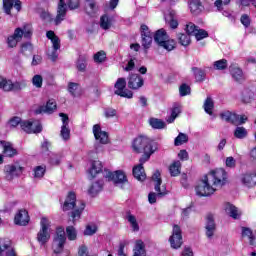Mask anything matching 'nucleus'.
I'll return each mask as SVG.
<instances>
[{"instance_id": "obj_1", "label": "nucleus", "mask_w": 256, "mask_h": 256, "mask_svg": "<svg viewBox=\"0 0 256 256\" xmlns=\"http://www.w3.org/2000/svg\"><path fill=\"white\" fill-rule=\"evenodd\" d=\"M227 171L223 168L212 170L208 176L205 175L195 187V192L198 197H211L215 191L214 187H223L228 183ZM212 183V185H211Z\"/></svg>"}, {"instance_id": "obj_2", "label": "nucleus", "mask_w": 256, "mask_h": 256, "mask_svg": "<svg viewBox=\"0 0 256 256\" xmlns=\"http://www.w3.org/2000/svg\"><path fill=\"white\" fill-rule=\"evenodd\" d=\"M59 202L63 213H67L69 220L72 221L73 225H75L77 221L81 219L83 211H85V202H81L80 206L77 207V194L75 191H69L65 197V200H59Z\"/></svg>"}, {"instance_id": "obj_3", "label": "nucleus", "mask_w": 256, "mask_h": 256, "mask_svg": "<svg viewBox=\"0 0 256 256\" xmlns=\"http://www.w3.org/2000/svg\"><path fill=\"white\" fill-rule=\"evenodd\" d=\"M152 181H155L154 189L156 193L150 192L148 194V201L150 205H154V203H157V197L161 199L165 197V195H168L169 193L167 191V187H165V185H162L163 180L161 179V172H159V170H156L152 175Z\"/></svg>"}, {"instance_id": "obj_4", "label": "nucleus", "mask_w": 256, "mask_h": 256, "mask_svg": "<svg viewBox=\"0 0 256 256\" xmlns=\"http://www.w3.org/2000/svg\"><path fill=\"white\" fill-rule=\"evenodd\" d=\"M158 144L153 139L140 135L132 141V151L134 153H143L145 151H157Z\"/></svg>"}, {"instance_id": "obj_5", "label": "nucleus", "mask_w": 256, "mask_h": 256, "mask_svg": "<svg viewBox=\"0 0 256 256\" xmlns=\"http://www.w3.org/2000/svg\"><path fill=\"white\" fill-rule=\"evenodd\" d=\"M154 41L158 47L165 49V51H173L177 48V41L175 39H169V35L165 29L161 28L154 34Z\"/></svg>"}, {"instance_id": "obj_6", "label": "nucleus", "mask_w": 256, "mask_h": 256, "mask_svg": "<svg viewBox=\"0 0 256 256\" xmlns=\"http://www.w3.org/2000/svg\"><path fill=\"white\" fill-rule=\"evenodd\" d=\"M51 221L47 217H42L40 221V230L37 233V241L40 245H47L51 239Z\"/></svg>"}, {"instance_id": "obj_7", "label": "nucleus", "mask_w": 256, "mask_h": 256, "mask_svg": "<svg viewBox=\"0 0 256 256\" xmlns=\"http://www.w3.org/2000/svg\"><path fill=\"white\" fill-rule=\"evenodd\" d=\"M25 171V167L19 165V162H15L14 164H8L4 166V179L6 181H13L14 179H19L23 172Z\"/></svg>"}, {"instance_id": "obj_8", "label": "nucleus", "mask_w": 256, "mask_h": 256, "mask_svg": "<svg viewBox=\"0 0 256 256\" xmlns=\"http://www.w3.org/2000/svg\"><path fill=\"white\" fill-rule=\"evenodd\" d=\"M115 95L119 97H124L125 99H133V92L127 89V80L125 78H118L114 84Z\"/></svg>"}, {"instance_id": "obj_9", "label": "nucleus", "mask_w": 256, "mask_h": 256, "mask_svg": "<svg viewBox=\"0 0 256 256\" xmlns=\"http://www.w3.org/2000/svg\"><path fill=\"white\" fill-rule=\"evenodd\" d=\"M169 243L172 249H181L183 245V232L181 231V226L174 224L172 235L169 238Z\"/></svg>"}, {"instance_id": "obj_10", "label": "nucleus", "mask_w": 256, "mask_h": 256, "mask_svg": "<svg viewBox=\"0 0 256 256\" xmlns=\"http://www.w3.org/2000/svg\"><path fill=\"white\" fill-rule=\"evenodd\" d=\"M22 131L27 133L28 135L41 133L43 131V125L39 121L31 122L29 120H22L20 124Z\"/></svg>"}, {"instance_id": "obj_11", "label": "nucleus", "mask_w": 256, "mask_h": 256, "mask_svg": "<svg viewBox=\"0 0 256 256\" xmlns=\"http://www.w3.org/2000/svg\"><path fill=\"white\" fill-rule=\"evenodd\" d=\"M108 181H113L114 185H127L129 180L123 170H117L115 172L108 171L105 175Z\"/></svg>"}, {"instance_id": "obj_12", "label": "nucleus", "mask_w": 256, "mask_h": 256, "mask_svg": "<svg viewBox=\"0 0 256 256\" xmlns=\"http://www.w3.org/2000/svg\"><path fill=\"white\" fill-rule=\"evenodd\" d=\"M0 256H19L13 248V241L9 238H0Z\"/></svg>"}, {"instance_id": "obj_13", "label": "nucleus", "mask_w": 256, "mask_h": 256, "mask_svg": "<svg viewBox=\"0 0 256 256\" xmlns=\"http://www.w3.org/2000/svg\"><path fill=\"white\" fill-rule=\"evenodd\" d=\"M54 243H56L54 247V253L56 255L63 253V249H65V243H67V237L65 236V230H63V228L57 229V236L54 239Z\"/></svg>"}, {"instance_id": "obj_14", "label": "nucleus", "mask_w": 256, "mask_h": 256, "mask_svg": "<svg viewBox=\"0 0 256 256\" xmlns=\"http://www.w3.org/2000/svg\"><path fill=\"white\" fill-rule=\"evenodd\" d=\"M29 221H31L29 211L26 209H20L16 212L14 216L15 225H18L19 227H27V225H29Z\"/></svg>"}, {"instance_id": "obj_15", "label": "nucleus", "mask_w": 256, "mask_h": 256, "mask_svg": "<svg viewBox=\"0 0 256 256\" xmlns=\"http://www.w3.org/2000/svg\"><path fill=\"white\" fill-rule=\"evenodd\" d=\"M0 145L2 146V155L8 159H13V157H17L19 155V151L13 146V143L5 140L0 141Z\"/></svg>"}, {"instance_id": "obj_16", "label": "nucleus", "mask_w": 256, "mask_h": 256, "mask_svg": "<svg viewBox=\"0 0 256 256\" xmlns=\"http://www.w3.org/2000/svg\"><path fill=\"white\" fill-rule=\"evenodd\" d=\"M141 37H142V47L144 49H149L151 43H153V33L149 30V26L142 24L140 26Z\"/></svg>"}, {"instance_id": "obj_17", "label": "nucleus", "mask_w": 256, "mask_h": 256, "mask_svg": "<svg viewBox=\"0 0 256 256\" xmlns=\"http://www.w3.org/2000/svg\"><path fill=\"white\" fill-rule=\"evenodd\" d=\"M93 135L100 145H109V133L101 130L100 124L93 126Z\"/></svg>"}, {"instance_id": "obj_18", "label": "nucleus", "mask_w": 256, "mask_h": 256, "mask_svg": "<svg viewBox=\"0 0 256 256\" xmlns=\"http://www.w3.org/2000/svg\"><path fill=\"white\" fill-rule=\"evenodd\" d=\"M145 85V80L143 76L139 74H130L128 78V88L133 91H137V89H141Z\"/></svg>"}, {"instance_id": "obj_19", "label": "nucleus", "mask_w": 256, "mask_h": 256, "mask_svg": "<svg viewBox=\"0 0 256 256\" xmlns=\"http://www.w3.org/2000/svg\"><path fill=\"white\" fill-rule=\"evenodd\" d=\"M57 110V102L55 100H48L46 105L39 106L35 111V115H41L43 113H48V115H51L55 113Z\"/></svg>"}, {"instance_id": "obj_20", "label": "nucleus", "mask_w": 256, "mask_h": 256, "mask_svg": "<svg viewBox=\"0 0 256 256\" xmlns=\"http://www.w3.org/2000/svg\"><path fill=\"white\" fill-rule=\"evenodd\" d=\"M206 237L208 239H212L213 235H215V231H217V224H215V218L213 214H207L206 216Z\"/></svg>"}, {"instance_id": "obj_21", "label": "nucleus", "mask_w": 256, "mask_h": 256, "mask_svg": "<svg viewBox=\"0 0 256 256\" xmlns=\"http://www.w3.org/2000/svg\"><path fill=\"white\" fill-rule=\"evenodd\" d=\"M23 39V28H16L14 30L13 35L8 36L7 38V45L10 49H13V47H17V43Z\"/></svg>"}, {"instance_id": "obj_22", "label": "nucleus", "mask_w": 256, "mask_h": 256, "mask_svg": "<svg viewBox=\"0 0 256 256\" xmlns=\"http://www.w3.org/2000/svg\"><path fill=\"white\" fill-rule=\"evenodd\" d=\"M0 89H3V91H21V84H19V82L13 83L11 80L0 78Z\"/></svg>"}, {"instance_id": "obj_23", "label": "nucleus", "mask_w": 256, "mask_h": 256, "mask_svg": "<svg viewBox=\"0 0 256 256\" xmlns=\"http://www.w3.org/2000/svg\"><path fill=\"white\" fill-rule=\"evenodd\" d=\"M219 117L222 121H226V123H231V125H237V123H239V115L229 110L221 112L219 114Z\"/></svg>"}, {"instance_id": "obj_24", "label": "nucleus", "mask_w": 256, "mask_h": 256, "mask_svg": "<svg viewBox=\"0 0 256 256\" xmlns=\"http://www.w3.org/2000/svg\"><path fill=\"white\" fill-rule=\"evenodd\" d=\"M99 173H103V162L99 160H94L91 163V168L89 170L90 177L95 179Z\"/></svg>"}, {"instance_id": "obj_25", "label": "nucleus", "mask_w": 256, "mask_h": 256, "mask_svg": "<svg viewBox=\"0 0 256 256\" xmlns=\"http://www.w3.org/2000/svg\"><path fill=\"white\" fill-rule=\"evenodd\" d=\"M189 9L192 15H201L205 7L203 6V3H201V0H190Z\"/></svg>"}, {"instance_id": "obj_26", "label": "nucleus", "mask_w": 256, "mask_h": 256, "mask_svg": "<svg viewBox=\"0 0 256 256\" xmlns=\"http://www.w3.org/2000/svg\"><path fill=\"white\" fill-rule=\"evenodd\" d=\"M132 175L137 181H145L147 179V174L145 173V167L141 165H136L132 169Z\"/></svg>"}, {"instance_id": "obj_27", "label": "nucleus", "mask_w": 256, "mask_h": 256, "mask_svg": "<svg viewBox=\"0 0 256 256\" xmlns=\"http://www.w3.org/2000/svg\"><path fill=\"white\" fill-rule=\"evenodd\" d=\"M101 191H103V180H98L90 185L88 189V194L91 197H97V195H99Z\"/></svg>"}, {"instance_id": "obj_28", "label": "nucleus", "mask_w": 256, "mask_h": 256, "mask_svg": "<svg viewBox=\"0 0 256 256\" xmlns=\"http://www.w3.org/2000/svg\"><path fill=\"white\" fill-rule=\"evenodd\" d=\"M133 256H147V250H145V242L143 240L136 241Z\"/></svg>"}, {"instance_id": "obj_29", "label": "nucleus", "mask_w": 256, "mask_h": 256, "mask_svg": "<svg viewBox=\"0 0 256 256\" xmlns=\"http://www.w3.org/2000/svg\"><path fill=\"white\" fill-rule=\"evenodd\" d=\"M85 11L87 15L93 17L98 11L97 2L95 0H87L85 3Z\"/></svg>"}, {"instance_id": "obj_30", "label": "nucleus", "mask_w": 256, "mask_h": 256, "mask_svg": "<svg viewBox=\"0 0 256 256\" xmlns=\"http://www.w3.org/2000/svg\"><path fill=\"white\" fill-rule=\"evenodd\" d=\"M126 219L128 223H130V227L134 233H138L139 231V222H137V217L131 214V211L126 212Z\"/></svg>"}, {"instance_id": "obj_31", "label": "nucleus", "mask_w": 256, "mask_h": 256, "mask_svg": "<svg viewBox=\"0 0 256 256\" xmlns=\"http://www.w3.org/2000/svg\"><path fill=\"white\" fill-rule=\"evenodd\" d=\"M255 97V92L250 88H244L241 93V101L245 104L251 103Z\"/></svg>"}, {"instance_id": "obj_32", "label": "nucleus", "mask_w": 256, "mask_h": 256, "mask_svg": "<svg viewBox=\"0 0 256 256\" xmlns=\"http://www.w3.org/2000/svg\"><path fill=\"white\" fill-rule=\"evenodd\" d=\"M242 237H248L249 245L256 247V237L253 235V230L249 227H242Z\"/></svg>"}, {"instance_id": "obj_33", "label": "nucleus", "mask_w": 256, "mask_h": 256, "mask_svg": "<svg viewBox=\"0 0 256 256\" xmlns=\"http://www.w3.org/2000/svg\"><path fill=\"white\" fill-rule=\"evenodd\" d=\"M243 185L246 187H255L256 185V175L255 174H244L241 179Z\"/></svg>"}, {"instance_id": "obj_34", "label": "nucleus", "mask_w": 256, "mask_h": 256, "mask_svg": "<svg viewBox=\"0 0 256 256\" xmlns=\"http://www.w3.org/2000/svg\"><path fill=\"white\" fill-rule=\"evenodd\" d=\"M226 212L229 214L230 217H232V219L241 218V213L239 212V209L229 202L226 204Z\"/></svg>"}, {"instance_id": "obj_35", "label": "nucleus", "mask_w": 256, "mask_h": 256, "mask_svg": "<svg viewBox=\"0 0 256 256\" xmlns=\"http://www.w3.org/2000/svg\"><path fill=\"white\" fill-rule=\"evenodd\" d=\"M191 71L193 72L194 78L198 83H203L205 81L206 73L205 70L199 67H192Z\"/></svg>"}, {"instance_id": "obj_36", "label": "nucleus", "mask_w": 256, "mask_h": 256, "mask_svg": "<svg viewBox=\"0 0 256 256\" xmlns=\"http://www.w3.org/2000/svg\"><path fill=\"white\" fill-rule=\"evenodd\" d=\"M169 173L171 177H178V175H181V162L174 161L170 166H169Z\"/></svg>"}, {"instance_id": "obj_37", "label": "nucleus", "mask_w": 256, "mask_h": 256, "mask_svg": "<svg viewBox=\"0 0 256 256\" xmlns=\"http://www.w3.org/2000/svg\"><path fill=\"white\" fill-rule=\"evenodd\" d=\"M231 75L233 77V79L237 82V83H243V81H245V76L243 75V70H241V68H232L230 70Z\"/></svg>"}, {"instance_id": "obj_38", "label": "nucleus", "mask_w": 256, "mask_h": 256, "mask_svg": "<svg viewBox=\"0 0 256 256\" xmlns=\"http://www.w3.org/2000/svg\"><path fill=\"white\" fill-rule=\"evenodd\" d=\"M177 40L178 43L182 45V47H189V45H191V36L187 33H178Z\"/></svg>"}, {"instance_id": "obj_39", "label": "nucleus", "mask_w": 256, "mask_h": 256, "mask_svg": "<svg viewBox=\"0 0 256 256\" xmlns=\"http://www.w3.org/2000/svg\"><path fill=\"white\" fill-rule=\"evenodd\" d=\"M66 15H67V7L58 6L57 15L55 18V25H60V23L65 20Z\"/></svg>"}, {"instance_id": "obj_40", "label": "nucleus", "mask_w": 256, "mask_h": 256, "mask_svg": "<svg viewBox=\"0 0 256 256\" xmlns=\"http://www.w3.org/2000/svg\"><path fill=\"white\" fill-rule=\"evenodd\" d=\"M149 123L152 129H165L166 127L165 122L158 118H150Z\"/></svg>"}, {"instance_id": "obj_41", "label": "nucleus", "mask_w": 256, "mask_h": 256, "mask_svg": "<svg viewBox=\"0 0 256 256\" xmlns=\"http://www.w3.org/2000/svg\"><path fill=\"white\" fill-rule=\"evenodd\" d=\"M213 109H215V103L211 97H207L204 102V110L208 115H213Z\"/></svg>"}, {"instance_id": "obj_42", "label": "nucleus", "mask_w": 256, "mask_h": 256, "mask_svg": "<svg viewBox=\"0 0 256 256\" xmlns=\"http://www.w3.org/2000/svg\"><path fill=\"white\" fill-rule=\"evenodd\" d=\"M198 29H199V26L195 25V23H193V22H189V23L186 24L184 30H185L187 35L192 37V36H195V34L197 33Z\"/></svg>"}, {"instance_id": "obj_43", "label": "nucleus", "mask_w": 256, "mask_h": 256, "mask_svg": "<svg viewBox=\"0 0 256 256\" xmlns=\"http://www.w3.org/2000/svg\"><path fill=\"white\" fill-rule=\"evenodd\" d=\"M45 173H47V166H36L34 168V177L35 179H43L45 177Z\"/></svg>"}, {"instance_id": "obj_44", "label": "nucleus", "mask_w": 256, "mask_h": 256, "mask_svg": "<svg viewBox=\"0 0 256 256\" xmlns=\"http://www.w3.org/2000/svg\"><path fill=\"white\" fill-rule=\"evenodd\" d=\"M100 27L107 31V29H111V19L107 14H104L100 18Z\"/></svg>"}, {"instance_id": "obj_45", "label": "nucleus", "mask_w": 256, "mask_h": 256, "mask_svg": "<svg viewBox=\"0 0 256 256\" xmlns=\"http://www.w3.org/2000/svg\"><path fill=\"white\" fill-rule=\"evenodd\" d=\"M189 141V136L185 133H179L178 136L174 140L175 147H179L183 145L184 143H187Z\"/></svg>"}, {"instance_id": "obj_46", "label": "nucleus", "mask_w": 256, "mask_h": 256, "mask_svg": "<svg viewBox=\"0 0 256 256\" xmlns=\"http://www.w3.org/2000/svg\"><path fill=\"white\" fill-rule=\"evenodd\" d=\"M155 151L157 150H148V151L142 152L143 155L140 157L138 165H141V167H143V165H145V163H147V161L151 159V156L153 155V153H155Z\"/></svg>"}, {"instance_id": "obj_47", "label": "nucleus", "mask_w": 256, "mask_h": 256, "mask_svg": "<svg viewBox=\"0 0 256 256\" xmlns=\"http://www.w3.org/2000/svg\"><path fill=\"white\" fill-rule=\"evenodd\" d=\"M213 67L216 71H225L228 67L227 59H220L213 63Z\"/></svg>"}, {"instance_id": "obj_48", "label": "nucleus", "mask_w": 256, "mask_h": 256, "mask_svg": "<svg viewBox=\"0 0 256 256\" xmlns=\"http://www.w3.org/2000/svg\"><path fill=\"white\" fill-rule=\"evenodd\" d=\"M60 136L63 141H69L71 139V129H69V126H61Z\"/></svg>"}, {"instance_id": "obj_49", "label": "nucleus", "mask_w": 256, "mask_h": 256, "mask_svg": "<svg viewBox=\"0 0 256 256\" xmlns=\"http://www.w3.org/2000/svg\"><path fill=\"white\" fill-rule=\"evenodd\" d=\"M196 41H203V39H207L209 37V32L205 29L198 28L196 33L194 34Z\"/></svg>"}, {"instance_id": "obj_50", "label": "nucleus", "mask_w": 256, "mask_h": 256, "mask_svg": "<svg viewBox=\"0 0 256 256\" xmlns=\"http://www.w3.org/2000/svg\"><path fill=\"white\" fill-rule=\"evenodd\" d=\"M66 235L69 241H75L77 239V230L73 226L66 227Z\"/></svg>"}, {"instance_id": "obj_51", "label": "nucleus", "mask_w": 256, "mask_h": 256, "mask_svg": "<svg viewBox=\"0 0 256 256\" xmlns=\"http://www.w3.org/2000/svg\"><path fill=\"white\" fill-rule=\"evenodd\" d=\"M179 113H181V108L179 106H174L171 111V115L167 119V123H173L177 117H179Z\"/></svg>"}, {"instance_id": "obj_52", "label": "nucleus", "mask_w": 256, "mask_h": 256, "mask_svg": "<svg viewBox=\"0 0 256 256\" xmlns=\"http://www.w3.org/2000/svg\"><path fill=\"white\" fill-rule=\"evenodd\" d=\"M234 137H236V139H245V137H247V129H245V127H236Z\"/></svg>"}, {"instance_id": "obj_53", "label": "nucleus", "mask_w": 256, "mask_h": 256, "mask_svg": "<svg viewBox=\"0 0 256 256\" xmlns=\"http://www.w3.org/2000/svg\"><path fill=\"white\" fill-rule=\"evenodd\" d=\"M179 93L180 97H187V95H191V86L187 85L186 83H183L179 87Z\"/></svg>"}, {"instance_id": "obj_54", "label": "nucleus", "mask_w": 256, "mask_h": 256, "mask_svg": "<svg viewBox=\"0 0 256 256\" xmlns=\"http://www.w3.org/2000/svg\"><path fill=\"white\" fill-rule=\"evenodd\" d=\"M97 226L96 225H87L84 232H83V235H85L86 237H91L92 235H95V233H97Z\"/></svg>"}, {"instance_id": "obj_55", "label": "nucleus", "mask_w": 256, "mask_h": 256, "mask_svg": "<svg viewBox=\"0 0 256 256\" xmlns=\"http://www.w3.org/2000/svg\"><path fill=\"white\" fill-rule=\"evenodd\" d=\"M32 83L34 87H37V89H41V87H43V76L39 74L34 75L32 78Z\"/></svg>"}, {"instance_id": "obj_56", "label": "nucleus", "mask_w": 256, "mask_h": 256, "mask_svg": "<svg viewBox=\"0 0 256 256\" xmlns=\"http://www.w3.org/2000/svg\"><path fill=\"white\" fill-rule=\"evenodd\" d=\"M105 59H107V54L103 50L94 54L95 63H103V61H105Z\"/></svg>"}, {"instance_id": "obj_57", "label": "nucleus", "mask_w": 256, "mask_h": 256, "mask_svg": "<svg viewBox=\"0 0 256 256\" xmlns=\"http://www.w3.org/2000/svg\"><path fill=\"white\" fill-rule=\"evenodd\" d=\"M67 7L70 11H75V9H79L81 7L80 0H67Z\"/></svg>"}, {"instance_id": "obj_58", "label": "nucleus", "mask_w": 256, "mask_h": 256, "mask_svg": "<svg viewBox=\"0 0 256 256\" xmlns=\"http://www.w3.org/2000/svg\"><path fill=\"white\" fill-rule=\"evenodd\" d=\"M77 89H79V84L75 82L68 83V91L72 97H77Z\"/></svg>"}, {"instance_id": "obj_59", "label": "nucleus", "mask_w": 256, "mask_h": 256, "mask_svg": "<svg viewBox=\"0 0 256 256\" xmlns=\"http://www.w3.org/2000/svg\"><path fill=\"white\" fill-rule=\"evenodd\" d=\"M3 9L6 15H11V9H13V0H3Z\"/></svg>"}, {"instance_id": "obj_60", "label": "nucleus", "mask_w": 256, "mask_h": 256, "mask_svg": "<svg viewBox=\"0 0 256 256\" xmlns=\"http://www.w3.org/2000/svg\"><path fill=\"white\" fill-rule=\"evenodd\" d=\"M28 27L29 25H24L22 29V37H24V39H31V37H33V29Z\"/></svg>"}, {"instance_id": "obj_61", "label": "nucleus", "mask_w": 256, "mask_h": 256, "mask_svg": "<svg viewBox=\"0 0 256 256\" xmlns=\"http://www.w3.org/2000/svg\"><path fill=\"white\" fill-rule=\"evenodd\" d=\"M104 116L106 117V119L117 117V110L114 108H105Z\"/></svg>"}, {"instance_id": "obj_62", "label": "nucleus", "mask_w": 256, "mask_h": 256, "mask_svg": "<svg viewBox=\"0 0 256 256\" xmlns=\"http://www.w3.org/2000/svg\"><path fill=\"white\" fill-rule=\"evenodd\" d=\"M76 68L80 73H85L87 71V61L85 60H78L76 64Z\"/></svg>"}, {"instance_id": "obj_63", "label": "nucleus", "mask_w": 256, "mask_h": 256, "mask_svg": "<svg viewBox=\"0 0 256 256\" xmlns=\"http://www.w3.org/2000/svg\"><path fill=\"white\" fill-rule=\"evenodd\" d=\"M168 25L170 29H177V27H179V21L175 19L173 13H170V20L168 21Z\"/></svg>"}, {"instance_id": "obj_64", "label": "nucleus", "mask_w": 256, "mask_h": 256, "mask_svg": "<svg viewBox=\"0 0 256 256\" xmlns=\"http://www.w3.org/2000/svg\"><path fill=\"white\" fill-rule=\"evenodd\" d=\"M22 122H23V120L19 116H14L9 120V124L11 127H17L19 125L21 126Z\"/></svg>"}]
</instances>
